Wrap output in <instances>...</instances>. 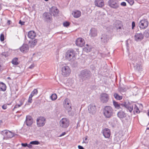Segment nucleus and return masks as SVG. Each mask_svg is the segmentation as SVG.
Wrapping results in <instances>:
<instances>
[{
  "instance_id": "obj_1",
  "label": "nucleus",
  "mask_w": 149,
  "mask_h": 149,
  "mask_svg": "<svg viewBox=\"0 0 149 149\" xmlns=\"http://www.w3.org/2000/svg\"><path fill=\"white\" fill-rule=\"evenodd\" d=\"M132 63L133 65V67L135 70L141 72L142 71L141 62L140 58L135 55H133L130 58Z\"/></svg>"
},
{
  "instance_id": "obj_2",
  "label": "nucleus",
  "mask_w": 149,
  "mask_h": 149,
  "mask_svg": "<svg viewBox=\"0 0 149 149\" xmlns=\"http://www.w3.org/2000/svg\"><path fill=\"white\" fill-rule=\"evenodd\" d=\"M92 73L88 70L85 69L82 70L79 75L80 78L83 81L90 79L92 76Z\"/></svg>"
},
{
  "instance_id": "obj_3",
  "label": "nucleus",
  "mask_w": 149,
  "mask_h": 149,
  "mask_svg": "<svg viewBox=\"0 0 149 149\" xmlns=\"http://www.w3.org/2000/svg\"><path fill=\"white\" fill-rule=\"evenodd\" d=\"M75 52L72 49L68 50L65 54V58L69 61H73L76 59Z\"/></svg>"
},
{
  "instance_id": "obj_4",
  "label": "nucleus",
  "mask_w": 149,
  "mask_h": 149,
  "mask_svg": "<svg viewBox=\"0 0 149 149\" xmlns=\"http://www.w3.org/2000/svg\"><path fill=\"white\" fill-rule=\"evenodd\" d=\"M104 115L107 118H109L113 116V110L110 106H105L103 110Z\"/></svg>"
},
{
  "instance_id": "obj_5",
  "label": "nucleus",
  "mask_w": 149,
  "mask_h": 149,
  "mask_svg": "<svg viewBox=\"0 0 149 149\" xmlns=\"http://www.w3.org/2000/svg\"><path fill=\"white\" fill-rule=\"evenodd\" d=\"M1 133L3 136L4 139L11 138L14 136V133L7 130L2 131Z\"/></svg>"
},
{
  "instance_id": "obj_6",
  "label": "nucleus",
  "mask_w": 149,
  "mask_h": 149,
  "mask_svg": "<svg viewBox=\"0 0 149 149\" xmlns=\"http://www.w3.org/2000/svg\"><path fill=\"white\" fill-rule=\"evenodd\" d=\"M42 19L44 22L46 23H51L52 18V14L49 13L45 12L42 15Z\"/></svg>"
},
{
  "instance_id": "obj_7",
  "label": "nucleus",
  "mask_w": 149,
  "mask_h": 149,
  "mask_svg": "<svg viewBox=\"0 0 149 149\" xmlns=\"http://www.w3.org/2000/svg\"><path fill=\"white\" fill-rule=\"evenodd\" d=\"M99 99L101 103H107L109 99V96L106 93H102L100 95Z\"/></svg>"
},
{
  "instance_id": "obj_8",
  "label": "nucleus",
  "mask_w": 149,
  "mask_h": 149,
  "mask_svg": "<svg viewBox=\"0 0 149 149\" xmlns=\"http://www.w3.org/2000/svg\"><path fill=\"white\" fill-rule=\"evenodd\" d=\"M108 3L109 6L113 8L116 9L119 7V4L117 0H109Z\"/></svg>"
},
{
  "instance_id": "obj_9",
  "label": "nucleus",
  "mask_w": 149,
  "mask_h": 149,
  "mask_svg": "<svg viewBox=\"0 0 149 149\" xmlns=\"http://www.w3.org/2000/svg\"><path fill=\"white\" fill-rule=\"evenodd\" d=\"M60 125L62 128H65L68 127L69 125V121L66 118H63L61 119L59 122Z\"/></svg>"
},
{
  "instance_id": "obj_10",
  "label": "nucleus",
  "mask_w": 149,
  "mask_h": 149,
  "mask_svg": "<svg viewBox=\"0 0 149 149\" xmlns=\"http://www.w3.org/2000/svg\"><path fill=\"white\" fill-rule=\"evenodd\" d=\"M62 74L64 77L69 76L71 70L68 66H63L62 68Z\"/></svg>"
},
{
  "instance_id": "obj_11",
  "label": "nucleus",
  "mask_w": 149,
  "mask_h": 149,
  "mask_svg": "<svg viewBox=\"0 0 149 149\" xmlns=\"http://www.w3.org/2000/svg\"><path fill=\"white\" fill-rule=\"evenodd\" d=\"M138 24L141 29H145L148 26V22L146 19H142L139 22Z\"/></svg>"
},
{
  "instance_id": "obj_12",
  "label": "nucleus",
  "mask_w": 149,
  "mask_h": 149,
  "mask_svg": "<svg viewBox=\"0 0 149 149\" xmlns=\"http://www.w3.org/2000/svg\"><path fill=\"white\" fill-rule=\"evenodd\" d=\"M121 106L124 107L129 111L130 112H131L133 109V106L131 105L129 102H124L121 104Z\"/></svg>"
},
{
  "instance_id": "obj_13",
  "label": "nucleus",
  "mask_w": 149,
  "mask_h": 149,
  "mask_svg": "<svg viewBox=\"0 0 149 149\" xmlns=\"http://www.w3.org/2000/svg\"><path fill=\"white\" fill-rule=\"evenodd\" d=\"M46 119L43 117L40 116L37 120V123L38 127H42L44 125Z\"/></svg>"
},
{
  "instance_id": "obj_14",
  "label": "nucleus",
  "mask_w": 149,
  "mask_h": 149,
  "mask_svg": "<svg viewBox=\"0 0 149 149\" xmlns=\"http://www.w3.org/2000/svg\"><path fill=\"white\" fill-rule=\"evenodd\" d=\"M33 123L32 118L30 116H27L24 123L28 126H31Z\"/></svg>"
},
{
  "instance_id": "obj_15",
  "label": "nucleus",
  "mask_w": 149,
  "mask_h": 149,
  "mask_svg": "<svg viewBox=\"0 0 149 149\" xmlns=\"http://www.w3.org/2000/svg\"><path fill=\"white\" fill-rule=\"evenodd\" d=\"M96 108L95 105L91 104L89 105L88 107V111L90 113L92 114L95 113L96 112Z\"/></svg>"
},
{
  "instance_id": "obj_16",
  "label": "nucleus",
  "mask_w": 149,
  "mask_h": 149,
  "mask_svg": "<svg viewBox=\"0 0 149 149\" xmlns=\"http://www.w3.org/2000/svg\"><path fill=\"white\" fill-rule=\"evenodd\" d=\"M50 13L53 14L54 16L58 15L59 13V10L55 6H52L49 9Z\"/></svg>"
},
{
  "instance_id": "obj_17",
  "label": "nucleus",
  "mask_w": 149,
  "mask_h": 149,
  "mask_svg": "<svg viewBox=\"0 0 149 149\" xmlns=\"http://www.w3.org/2000/svg\"><path fill=\"white\" fill-rule=\"evenodd\" d=\"M84 43V40L81 38H78L76 41V45L80 47H83Z\"/></svg>"
},
{
  "instance_id": "obj_18",
  "label": "nucleus",
  "mask_w": 149,
  "mask_h": 149,
  "mask_svg": "<svg viewBox=\"0 0 149 149\" xmlns=\"http://www.w3.org/2000/svg\"><path fill=\"white\" fill-rule=\"evenodd\" d=\"M135 40L136 41H140L144 38V36L142 33H136L134 36Z\"/></svg>"
},
{
  "instance_id": "obj_19",
  "label": "nucleus",
  "mask_w": 149,
  "mask_h": 149,
  "mask_svg": "<svg viewBox=\"0 0 149 149\" xmlns=\"http://www.w3.org/2000/svg\"><path fill=\"white\" fill-rule=\"evenodd\" d=\"M105 138H108L110 136V131L108 128L104 129L102 132Z\"/></svg>"
},
{
  "instance_id": "obj_20",
  "label": "nucleus",
  "mask_w": 149,
  "mask_h": 149,
  "mask_svg": "<svg viewBox=\"0 0 149 149\" xmlns=\"http://www.w3.org/2000/svg\"><path fill=\"white\" fill-rule=\"evenodd\" d=\"M29 46L26 44H24L20 48V51L24 53H26L27 52L29 51Z\"/></svg>"
},
{
  "instance_id": "obj_21",
  "label": "nucleus",
  "mask_w": 149,
  "mask_h": 149,
  "mask_svg": "<svg viewBox=\"0 0 149 149\" xmlns=\"http://www.w3.org/2000/svg\"><path fill=\"white\" fill-rule=\"evenodd\" d=\"M101 40L102 43L105 44L107 43L109 39L107 35L105 34H103L101 36Z\"/></svg>"
},
{
  "instance_id": "obj_22",
  "label": "nucleus",
  "mask_w": 149,
  "mask_h": 149,
  "mask_svg": "<svg viewBox=\"0 0 149 149\" xmlns=\"http://www.w3.org/2000/svg\"><path fill=\"white\" fill-rule=\"evenodd\" d=\"M95 4L97 7L101 8L104 6V2L103 0H95Z\"/></svg>"
},
{
  "instance_id": "obj_23",
  "label": "nucleus",
  "mask_w": 149,
  "mask_h": 149,
  "mask_svg": "<svg viewBox=\"0 0 149 149\" xmlns=\"http://www.w3.org/2000/svg\"><path fill=\"white\" fill-rule=\"evenodd\" d=\"M89 35L91 37H94L97 35V30L95 28H92L90 30Z\"/></svg>"
},
{
  "instance_id": "obj_24",
  "label": "nucleus",
  "mask_w": 149,
  "mask_h": 149,
  "mask_svg": "<svg viewBox=\"0 0 149 149\" xmlns=\"http://www.w3.org/2000/svg\"><path fill=\"white\" fill-rule=\"evenodd\" d=\"M26 100V99L22 97L19 101V104H16L14 106V107L13 109V110H14L16 108H18L20 107L22 104H23L24 102Z\"/></svg>"
},
{
  "instance_id": "obj_25",
  "label": "nucleus",
  "mask_w": 149,
  "mask_h": 149,
  "mask_svg": "<svg viewBox=\"0 0 149 149\" xmlns=\"http://www.w3.org/2000/svg\"><path fill=\"white\" fill-rule=\"evenodd\" d=\"M72 15L74 17L78 18L81 16V12L80 11L76 10L72 12Z\"/></svg>"
},
{
  "instance_id": "obj_26",
  "label": "nucleus",
  "mask_w": 149,
  "mask_h": 149,
  "mask_svg": "<svg viewBox=\"0 0 149 149\" xmlns=\"http://www.w3.org/2000/svg\"><path fill=\"white\" fill-rule=\"evenodd\" d=\"M28 36L29 38L33 39L36 36L35 32L33 31H30L28 33Z\"/></svg>"
},
{
  "instance_id": "obj_27",
  "label": "nucleus",
  "mask_w": 149,
  "mask_h": 149,
  "mask_svg": "<svg viewBox=\"0 0 149 149\" xmlns=\"http://www.w3.org/2000/svg\"><path fill=\"white\" fill-rule=\"evenodd\" d=\"M37 42L36 39H35L34 40H31L28 42V44L31 47H33L36 45Z\"/></svg>"
},
{
  "instance_id": "obj_28",
  "label": "nucleus",
  "mask_w": 149,
  "mask_h": 149,
  "mask_svg": "<svg viewBox=\"0 0 149 149\" xmlns=\"http://www.w3.org/2000/svg\"><path fill=\"white\" fill-rule=\"evenodd\" d=\"M117 116L120 118H123L126 116V113L123 111H120L118 112Z\"/></svg>"
},
{
  "instance_id": "obj_29",
  "label": "nucleus",
  "mask_w": 149,
  "mask_h": 149,
  "mask_svg": "<svg viewBox=\"0 0 149 149\" xmlns=\"http://www.w3.org/2000/svg\"><path fill=\"white\" fill-rule=\"evenodd\" d=\"M122 26V24L121 22L118 21L116 22L115 27L117 30L121 29Z\"/></svg>"
},
{
  "instance_id": "obj_30",
  "label": "nucleus",
  "mask_w": 149,
  "mask_h": 149,
  "mask_svg": "<svg viewBox=\"0 0 149 149\" xmlns=\"http://www.w3.org/2000/svg\"><path fill=\"white\" fill-rule=\"evenodd\" d=\"M122 103H118V102H116L115 100L113 101V104L115 108L117 109H119L121 108L120 106H121V104Z\"/></svg>"
},
{
  "instance_id": "obj_31",
  "label": "nucleus",
  "mask_w": 149,
  "mask_h": 149,
  "mask_svg": "<svg viewBox=\"0 0 149 149\" xmlns=\"http://www.w3.org/2000/svg\"><path fill=\"white\" fill-rule=\"evenodd\" d=\"M113 96L117 100H120L123 99V96L119 95L117 93H115L113 94Z\"/></svg>"
},
{
  "instance_id": "obj_32",
  "label": "nucleus",
  "mask_w": 149,
  "mask_h": 149,
  "mask_svg": "<svg viewBox=\"0 0 149 149\" xmlns=\"http://www.w3.org/2000/svg\"><path fill=\"white\" fill-rule=\"evenodd\" d=\"M0 89L3 91L6 90V85L4 84L2 82H0Z\"/></svg>"
},
{
  "instance_id": "obj_33",
  "label": "nucleus",
  "mask_w": 149,
  "mask_h": 149,
  "mask_svg": "<svg viewBox=\"0 0 149 149\" xmlns=\"http://www.w3.org/2000/svg\"><path fill=\"white\" fill-rule=\"evenodd\" d=\"M18 58H15L12 60V64L14 65H17L19 64L18 62Z\"/></svg>"
},
{
  "instance_id": "obj_34",
  "label": "nucleus",
  "mask_w": 149,
  "mask_h": 149,
  "mask_svg": "<svg viewBox=\"0 0 149 149\" xmlns=\"http://www.w3.org/2000/svg\"><path fill=\"white\" fill-rule=\"evenodd\" d=\"M64 106L68 113L71 112L72 110L71 104L68 105H64Z\"/></svg>"
},
{
  "instance_id": "obj_35",
  "label": "nucleus",
  "mask_w": 149,
  "mask_h": 149,
  "mask_svg": "<svg viewBox=\"0 0 149 149\" xmlns=\"http://www.w3.org/2000/svg\"><path fill=\"white\" fill-rule=\"evenodd\" d=\"M38 93V90L37 89H35L31 93L30 95L33 97V96L36 95Z\"/></svg>"
},
{
  "instance_id": "obj_36",
  "label": "nucleus",
  "mask_w": 149,
  "mask_h": 149,
  "mask_svg": "<svg viewBox=\"0 0 149 149\" xmlns=\"http://www.w3.org/2000/svg\"><path fill=\"white\" fill-rule=\"evenodd\" d=\"M70 102V101L68 98H65L64 101V105H68L71 104Z\"/></svg>"
},
{
  "instance_id": "obj_37",
  "label": "nucleus",
  "mask_w": 149,
  "mask_h": 149,
  "mask_svg": "<svg viewBox=\"0 0 149 149\" xmlns=\"http://www.w3.org/2000/svg\"><path fill=\"white\" fill-rule=\"evenodd\" d=\"M50 97L52 100H54L57 99V96L56 94H53L50 96Z\"/></svg>"
},
{
  "instance_id": "obj_38",
  "label": "nucleus",
  "mask_w": 149,
  "mask_h": 149,
  "mask_svg": "<svg viewBox=\"0 0 149 149\" xmlns=\"http://www.w3.org/2000/svg\"><path fill=\"white\" fill-rule=\"evenodd\" d=\"M134 111H135L137 113H138L140 112V111L138 107L136 104L134 105Z\"/></svg>"
},
{
  "instance_id": "obj_39",
  "label": "nucleus",
  "mask_w": 149,
  "mask_h": 149,
  "mask_svg": "<svg viewBox=\"0 0 149 149\" xmlns=\"http://www.w3.org/2000/svg\"><path fill=\"white\" fill-rule=\"evenodd\" d=\"M83 50L86 52H88L91 51V49L88 47H85L83 49Z\"/></svg>"
},
{
  "instance_id": "obj_40",
  "label": "nucleus",
  "mask_w": 149,
  "mask_h": 149,
  "mask_svg": "<svg viewBox=\"0 0 149 149\" xmlns=\"http://www.w3.org/2000/svg\"><path fill=\"white\" fill-rule=\"evenodd\" d=\"M40 144L39 142L37 141H33L30 142V144L31 145H38Z\"/></svg>"
},
{
  "instance_id": "obj_41",
  "label": "nucleus",
  "mask_w": 149,
  "mask_h": 149,
  "mask_svg": "<svg viewBox=\"0 0 149 149\" xmlns=\"http://www.w3.org/2000/svg\"><path fill=\"white\" fill-rule=\"evenodd\" d=\"M70 25V23L69 22H64L63 23V25L65 27H68Z\"/></svg>"
},
{
  "instance_id": "obj_42",
  "label": "nucleus",
  "mask_w": 149,
  "mask_h": 149,
  "mask_svg": "<svg viewBox=\"0 0 149 149\" xmlns=\"http://www.w3.org/2000/svg\"><path fill=\"white\" fill-rule=\"evenodd\" d=\"M127 1L131 5H132L134 3L133 0H125Z\"/></svg>"
},
{
  "instance_id": "obj_43",
  "label": "nucleus",
  "mask_w": 149,
  "mask_h": 149,
  "mask_svg": "<svg viewBox=\"0 0 149 149\" xmlns=\"http://www.w3.org/2000/svg\"><path fill=\"white\" fill-rule=\"evenodd\" d=\"M0 40L1 42L3 41L4 40V36L3 34H1V35Z\"/></svg>"
},
{
  "instance_id": "obj_44",
  "label": "nucleus",
  "mask_w": 149,
  "mask_h": 149,
  "mask_svg": "<svg viewBox=\"0 0 149 149\" xmlns=\"http://www.w3.org/2000/svg\"><path fill=\"white\" fill-rule=\"evenodd\" d=\"M32 97L31 96H30V95L29 97V99L28 100V102L29 103H31L32 102Z\"/></svg>"
},
{
  "instance_id": "obj_45",
  "label": "nucleus",
  "mask_w": 149,
  "mask_h": 149,
  "mask_svg": "<svg viewBox=\"0 0 149 149\" xmlns=\"http://www.w3.org/2000/svg\"><path fill=\"white\" fill-rule=\"evenodd\" d=\"M144 33L145 34L146 36H148L149 34V30L148 31H145L144 32Z\"/></svg>"
},
{
  "instance_id": "obj_46",
  "label": "nucleus",
  "mask_w": 149,
  "mask_h": 149,
  "mask_svg": "<svg viewBox=\"0 0 149 149\" xmlns=\"http://www.w3.org/2000/svg\"><path fill=\"white\" fill-rule=\"evenodd\" d=\"M120 5L123 6H126V3L125 2H123L120 3Z\"/></svg>"
},
{
  "instance_id": "obj_47",
  "label": "nucleus",
  "mask_w": 149,
  "mask_h": 149,
  "mask_svg": "<svg viewBox=\"0 0 149 149\" xmlns=\"http://www.w3.org/2000/svg\"><path fill=\"white\" fill-rule=\"evenodd\" d=\"M87 136H86V137H85V139H84L83 142V143H88V141H87Z\"/></svg>"
},
{
  "instance_id": "obj_48",
  "label": "nucleus",
  "mask_w": 149,
  "mask_h": 149,
  "mask_svg": "<svg viewBox=\"0 0 149 149\" xmlns=\"http://www.w3.org/2000/svg\"><path fill=\"white\" fill-rule=\"evenodd\" d=\"M7 107V105L6 104H4L2 106V108L3 109H6Z\"/></svg>"
},
{
  "instance_id": "obj_49",
  "label": "nucleus",
  "mask_w": 149,
  "mask_h": 149,
  "mask_svg": "<svg viewBox=\"0 0 149 149\" xmlns=\"http://www.w3.org/2000/svg\"><path fill=\"white\" fill-rule=\"evenodd\" d=\"M22 146L24 147H26L28 146V144L27 143H22Z\"/></svg>"
},
{
  "instance_id": "obj_50",
  "label": "nucleus",
  "mask_w": 149,
  "mask_h": 149,
  "mask_svg": "<svg viewBox=\"0 0 149 149\" xmlns=\"http://www.w3.org/2000/svg\"><path fill=\"white\" fill-rule=\"evenodd\" d=\"M135 26V23L134 22H133L132 23V28L133 29Z\"/></svg>"
},
{
  "instance_id": "obj_51",
  "label": "nucleus",
  "mask_w": 149,
  "mask_h": 149,
  "mask_svg": "<svg viewBox=\"0 0 149 149\" xmlns=\"http://www.w3.org/2000/svg\"><path fill=\"white\" fill-rule=\"evenodd\" d=\"M25 22H22L21 20L19 21V23L21 25H23L24 24Z\"/></svg>"
},
{
  "instance_id": "obj_52",
  "label": "nucleus",
  "mask_w": 149,
  "mask_h": 149,
  "mask_svg": "<svg viewBox=\"0 0 149 149\" xmlns=\"http://www.w3.org/2000/svg\"><path fill=\"white\" fill-rule=\"evenodd\" d=\"M2 55L6 57L7 56V53L5 52L2 53Z\"/></svg>"
},
{
  "instance_id": "obj_53",
  "label": "nucleus",
  "mask_w": 149,
  "mask_h": 149,
  "mask_svg": "<svg viewBox=\"0 0 149 149\" xmlns=\"http://www.w3.org/2000/svg\"><path fill=\"white\" fill-rule=\"evenodd\" d=\"M78 148L79 149H84V148L83 146L80 145L78 146Z\"/></svg>"
},
{
  "instance_id": "obj_54",
  "label": "nucleus",
  "mask_w": 149,
  "mask_h": 149,
  "mask_svg": "<svg viewBox=\"0 0 149 149\" xmlns=\"http://www.w3.org/2000/svg\"><path fill=\"white\" fill-rule=\"evenodd\" d=\"M31 144H30H30H28V146H27V147H28L29 148H32V146L31 145Z\"/></svg>"
},
{
  "instance_id": "obj_55",
  "label": "nucleus",
  "mask_w": 149,
  "mask_h": 149,
  "mask_svg": "<svg viewBox=\"0 0 149 149\" xmlns=\"http://www.w3.org/2000/svg\"><path fill=\"white\" fill-rule=\"evenodd\" d=\"M66 134V133L65 132H63L59 136V137H61V136H64V135L65 134Z\"/></svg>"
},
{
  "instance_id": "obj_56",
  "label": "nucleus",
  "mask_w": 149,
  "mask_h": 149,
  "mask_svg": "<svg viewBox=\"0 0 149 149\" xmlns=\"http://www.w3.org/2000/svg\"><path fill=\"white\" fill-rule=\"evenodd\" d=\"M34 64H32L29 67V68H30V69H32V68H33L34 67Z\"/></svg>"
},
{
  "instance_id": "obj_57",
  "label": "nucleus",
  "mask_w": 149,
  "mask_h": 149,
  "mask_svg": "<svg viewBox=\"0 0 149 149\" xmlns=\"http://www.w3.org/2000/svg\"><path fill=\"white\" fill-rule=\"evenodd\" d=\"M11 22V21L10 20H8L7 24L8 25H9L10 24V23Z\"/></svg>"
},
{
  "instance_id": "obj_58",
  "label": "nucleus",
  "mask_w": 149,
  "mask_h": 149,
  "mask_svg": "<svg viewBox=\"0 0 149 149\" xmlns=\"http://www.w3.org/2000/svg\"><path fill=\"white\" fill-rule=\"evenodd\" d=\"M27 41H28L27 40L26 35H25V43H27Z\"/></svg>"
},
{
  "instance_id": "obj_59",
  "label": "nucleus",
  "mask_w": 149,
  "mask_h": 149,
  "mask_svg": "<svg viewBox=\"0 0 149 149\" xmlns=\"http://www.w3.org/2000/svg\"><path fill=\"white\" fill-rule=\"evenodd\" d=\"M80 126V125L79 124V123L78 122L77 124V125L76 127V128H77L78 127Z\"/></svg>"
},
{
  "instance_id": "obj_60",
  "label": "nucleus",
  "mask_w": 149,
  "mask_h": 149,
  "mask_svg": "<svg viewBox=\"0 0 149 149\" xmlns=\"http://www.w3.org/2000/svg\"><path fill=\"white\" fill-rule=\"evenodd\" d=\"M147 114L149 116V110H148V112L147 113Z\"/></svg>"
},
{
  "instance_id": "obj_61",
  "label": "nucleus",
  "mask_w": 149,
  "mask_h": 149,
  "mask_svg": "<svg viewBox=\"0 0 149 149\" xmlns=\"http://www.w3.org/2000/svg\"><path fill=\"white\" fill-rule=\"evenodd\" d=\"M147 130H149V127H147Z\"/></svg>"
},
{
  "instance_id": "obj_62",
  "label": "nucleus",
  "mask_w": 149,
  "mask_h": 149,
  "mask_svg": "<svg viewBox=\"0 0 149 149\" xmlns=\"http://www.w3.org/2000/svg\"><path fill=\"white\" fill-rule=\"evenodd\" d=\"M8 79H10V77H8Z\"/></svg>"
},
{
  "instance_id": "obj_63",
  "label": "nucleus",
  "mask_w": 149,
  "mask_h": 149,
  "mask_svg": "<svg viewBox=\"0 0 149 149\" xmlns=\"http://www.w3.org/2000/svg\"><path fill=\"white\" fill-rule=\"evenodd\" d=\"M45 1H48L49 0H45Z\"/></svg>"
},
{
  "instance_id": "obj_64",
  "label": "nucleus",
  "mask_w": 149,
  "mask_h": 149,
  "mask_svg": "<svg viewBox=\"0 0 149 149\" xmlns=\"http://www.w3.org/2000/svg\"><path fill=\"white\" fill-rule=\"evenodd\" d=\"M128 45V43L127 42V46Z\"/></svg>"
}]
</instances>
